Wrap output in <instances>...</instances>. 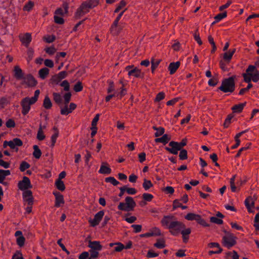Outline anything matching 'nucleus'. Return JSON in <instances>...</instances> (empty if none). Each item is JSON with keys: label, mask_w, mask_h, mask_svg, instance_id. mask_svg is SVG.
Returning a JSON list of instances; mask_svg holds the SVG:
<instances>
[{"label": "nucleus", "mask_w": 259, "mask_h": 259, "mask_svg": "<svg viewBox=\"0 0 259 259\" xmlns=\"http://www.w3.org/2000/svg\"><path fill=\"white\" fill-rule=\"evenodd\" d=\"M235 78L236 76L233 75L228 78L223 79L222 82V84L219 88V89L224 93H233L235 88Z\"/></svg>", "instance_id": "obj_1"}, {"label": "nucleus", "mask_w": 259, "mask_h": 259, "mask_svg": "<svg viewBox=\"0 0 259 259\" xmlns=\"http://www.w3.org/2000/svg\"><path fill=\"white\" fill-rule=\"evenodd\" d=\"M19 39L22 44L28 47L31 41V35L29 33H26L24 34H21L19 36Z\"/></svg>", "instance_id": "obj_16"}, {"label": "nucleus", "mask_w": 259, "mask_h": 259, "mask_svg": "<svg viewBox=\"0 0 259 259\" xmlns=\"http://www.w3.org/2000/svg\"><path fill=\"white\" fill-rule=\"evenodd\" d=\"M88 247H90L91 249L97 251H100L102 249V245L100 244V242L97 241H92L90 240Z\"/></svg>", "instance_id": "obj_20"}, {"label": "nucleus", "mask_w": 259, "mask_h": 259, "mask_svg": "<svg viewBox=\"0 0 259 259\" xmlns=\"http://www.w3.org/2000/svg\"><path fill=\"white\" fill-rule=\"evenodd\" d=\"M151 233H152V235L155 236H161V231L158 228L154 227L151 230Z\"/></svg>", "instance_id": "obj_61"}, {"label": "nucleus", "mask_w": 259, "mask_h": 259, "mask_svg": "<svg viewBox=\"0 0 259 259\" xmlns=\"http://www.w3.org/2000/svg\"><path fill=\"white\" fill-rule=\"evenodd\" d=\"M250 75L253 81L257 82L259 80V72L257 70H255V72L254 74L252 73V75Z\"/></svg>", "instance_id": "obj_63"}, {"label": "nucleus", "mask_w": 259, "mask_h": 259, "mask_svg": "<svg viewBox=\"0 0 259 259\" xmlns=\"http://www.w3.org/2000/svg\"><path fill=\"white\" fill-rule=\"evenodd\" d=\"M199 214H195L194 213H188L185 216V219L188 221L195 220L197 221L198 218H199Z\"/></svg>", "instance_id": "obj_34"}, {"label": "nucleus", "mask_w": 259, "mask_h": 259, "mask_svg": "<svg viewBox=\"0 0 259 259\" xmlns=\"http://www.w3.org/2000/svg\"><path fill=\"white\" fill-rule=\"evenodd\" d=\"M234 117V115L233 114H230L227 116V117L225 120V122L223 124V126L224 128H227L229 127L230 124L231 123V119Z\"/></svg>", "instance_id": "obj_38"}, {"label": "nucleus", "mask_w": 259, "mask_h": 259, "mask_svg": "<svg viewBox=\"0 0 259 259\" xmlns=\"http://www.w3.org/2000/svg\"><path fill=\"white\" fill-rule=\"evenodd\" d=\"M104 215V211L103 210H101L96 213L93 220H90L89 221L91 226L92 227H95L98 225L102 219Z\"/></svg>", "instance_id": "obj_11"}, {"label": "nucleus", "mask_w": 259, "mask_h": 259, "mask_svg": "<svg viewBox=\"0 0 259 259\" xmlns=\"http://www.w3.org/2000/svg\"><path fill=\"white\" fill-rule=\"evenodd\" d=\"M89 252L90 253V259H91V258L95 259V258H97L98 257L99 255V251L90 249Z\"/></svg>", "instance_id": "obj_52"}, {"label": "nucleus", "mask_w": 259, "mask_h": 259, "mask_svg": "<svg viewBox=\"0 0 259 259\" xmlns=\"http://www.w3.org/2000/svg\"><path fill=\"white\" fill-rule=\"evenodd\" d=\"M179 153V158L181 160H186L188 158L187 151L186 149H181Z\"/></svg>", "instance_id": "obj_41"}, {"label": "nucleus", "mask_w": 259, "mask_h": 259, "mask_svg": "<svg viewBox=\"0 0 259 259\" xmlns=\"http://www.w3.org/2000/svg\"><path fill=\"white\" fill-rule=\"evenodd\" d=\"M87 13H88L87 11H85L84 9L80 5L75 13L74 18L75 19H79Z\"/></svg>", "instance_id": "obj_24"}, {"label": "nucleus", "mask_w": 259, "mask_h": 259, "mask_svg": "<svg viewBox=\"0 0 259 259\" xmlns=\"http://www.w3.org/2000/svg\"><path fill=\"white\" fill-rule=\"evenodd\" d=\"M128 76H131L133 75L135 77L138 78H143L144 73H142L141 70L138 69L137 67L135 68L133 70H131L128 71Z\"/></svg>", "instance_id": "obj_22"}, {"label": "nucleus", "mask_w": 259, "mask_h": 259, "mask_svg": "<svg viewBox=\"0 0 259 259\" xmlns=\"http://www.w3.org/2000/svg\"><path fill=\"white\" fill-rule=\"evenodd\" d=\"M245 103L237 104L232 107V110L233 113H240L242 111Z\"/></svg>", "instance_id": "obj_27"}, {"label": "nucleus", "mask_w": 259, "mask_h": 259, "mask_svg": "<svg viewBox=\"0 0 259 259\" xmlns=\"http://www.w3.org/2000/svg\"><path fill=\"white\" fill-rule=\"evenodd\" d=\"M154 246L158 248H163L165 247V241L164 239H157V242L154 244Z\"/></svg>", "instance_id": "obj_36"}, {"label": "nucleus", "mask_w": 259, "mask_h": 259, "mask_svg": "<svg viewBox=\"0 0 259 259\" xmlns=\"http://www.w3.org/2000/svg\"><path fill=\"white\" fill-rule=\"evenodd\" d=\"M210 221L211 223H215L218 225H221L223 223V221L222 219L214 217H211L210 218Z\"/></svg>", "instance_id": "obj_53"}, {"label": "nucleus", "mask_w": 259, "mask_h": 259, "mask_svg": "<svg viewBox=\"0 0 259 259\" xmlns=\"http://www.w3.org/2000/svg\"><path fill=\"white\" fill-rule=\"evenodd\" d=\"M53 96L54 101L55 102L56 104L59 105L61 108L62 97L60 94L57 93H54L53 94Z\"/></svg>", "instance_id": "obj_29"}, {"label": "nucleus", "mask_w": 259, "mask_h": 259, "mask_svg": "<svg viewBox=\"0 0 259 259\" xmlns=\"http://www.w3.org/2000/svg\"><path fill=\"white\" fill-rule=\"evenodd\" d=\"M12 259H23V257L21 251H17L13 255Z\"/></svg>", "instance_id": "obj_64"}, {"label": "nucleus", "mask_w": 259, "mask_h": 259, "mask_svg": "<svg viewBox=\"0 0 259 259\" xmlns=\"http://www.w3.org/2000/svg\"><path fill=\"white\" fill-rule=\"evenodd\" d=\"M161 141L162 143H163L164 144H165L167 143L171 139V138L170 136H169L167 134H164L160 138Z\"/></svg>", "instance_id": "obj_56"}, {"label": "nucleus", "mask_w": 259, "mask_h": 259, "mask_svg": "<svg viewBox=\"0 0 259 259\" xmlns=\"http://www.w3.org/2000/svg\"><path fill=\"white\" fill-rule=\"evenodd\" d=\"M185 229V225L182 222L175 220L172 224H171L169 228L170 233L173 235L179 233L182 229Z\"/></svg>", "instance_id": "obj_4"}, {"label": "nucleus", "mask_w": 259, "mask_h": 259, "mask_svg": "<svg viewBox=\"0 0 259 259\" xmlns=\"http://www.w3.org/2000/svg\"><path fill=\"white\" fill-rule=\"evenodd\" d=\"M23 201L26 203L29 206H32L34 203V197L31 190L23 191L22 193Z\"/></svg>", "instance_id": "obj_8"}, {"label": "nucleus", "mask_w": 259, "mask_h": 259, "mask_svg": "<svg viewBox=\"0 0 259 259\" xmlns=\"http://www.w3.org/2000/svg\"><path fill=\"white\" fill-rule=\"evenodd\" d=\"M103 164H106V163H102L99 172L100 174H110L111 172V168L107 166L104 165Z\"/></svg>", "instance_id": "obj_30"}, {"label": "nucleus", "mask_w": 259, "mask_h": 259, "mask_svg": "<svg viewBox=\"0 0 259 259\" xmlns=\"http://www.w3.org/2000/svg\"><path fill=\"white\" fill-rule=\"evenodd\" d=\"M60 85L64 88L65 91H68L70 89V85L68 81L66 80H63L60 84Z\"/></svg>", "instance_id": "obj_62"}, {"label": "nucleus", "mask_w": 259, "mask_h": 259, "mask_svg": "<svg viewBox=\"0 0 259 259\" xmlns=\"http://www.w3.org/2000/svg\"><path fill=\"white\" fill-rule=\"evenodd\" d=\"M34 151L33 152V156L36 158L39 159L41 155V152L40 150L39 149L38 146L37 145L33 146Z\"/></svg>", "instance_id": "obj_33"}, {"label": "nucleus", "mask_w": 259, "mask_h": 259, "mask_svg": "<svg viewBox=\"0 0 259 259\" xmlns=\"http://www.w3.org/2000/svg\"><path fill=\"white\" fill-rule=\"evenodd\" d=\"M54 19L55 23L58 24L62 25L65 22L64 19L62 17H60L59 16L55 15L54 17Z\"/></svg>", "instance_id": "obj_46"}, {"label": "nucleus", "mask_w": 259, "mask_h": 259, "mask_svg": "<svg viewBox=\"0 0 259 259\" xmlns=\"http://www.w3.org/2000/svg\"><path fill=\"white\" fill-rule=\"evenodd\" d=\"M257 199L256 195L254 194L252 197L248 196L245 200V205L249 212H251V208L254 207L255 201Z\"/></svg>", "instance_id": "obj_12"}, {"label": "nucleus", "mask_w": 259, "mask_h": 259, "mask_svg": "<svg viewBox=\"0 0 259 259\" xmlns=\"http://www.w3.org/2000/svg\"><path fill=\"white\" fill-rule=\"evenodd\" d=\"M31 99L28 97H26L24 98L21 102V105L22 107V113L25 115L28 113L30 109V105L34 104L35 103H31Z\"/></svg>", "instance_id": "obj_7"}, {"label": "nucleus", "mask_w": 259, "mask_h": 259, "mask_svg": "<svg viewBox=\"0 0 259 259\" xmlns=\"http://www.w3.org/2000/svg\"><path fill=\"white\" fill-rule=\"evenodd\" d=\"M165 97V94L163 92L159 93L156 96L154 101L156 102H159L163 100Z\"/></svg>", "instance_id": "obj_59"}, {"label": "nucleus", "mask_w": 259, "mask_h": 259, "mask_svg": "<svg viewBox=\"0 0 259 259\" xmlns=\"http://www.w3.org/2000/svg\"><path fill=\"white\" fill-rule=\"evenodd\" d=\"M25 242V238L23 236H19L16 239V243L20 247H22L24 245Z\"/></svg>", "instance_id": "obj_40"}, {"label": "nucleus", "mask_w": 259, "mask_h": 259, "mask_svg": "<svg viewBox=\"0 0 259 259\" xmlns=\"http://www.w3.org/2000/svg\"><path fill=\"white\" fill-rule=\"evenodd\" d=\"M23 79L24 80V82L29 87H34L37 83V80L30 74H27Z\"/></svg>", "instance_id": "obj_14"}, {"label": "nucleus", "mask_w": 259, "mask_h": 259, "mask_svg": "<svg viewBox=\"0 0 259 259\" xmlns=\"http://www.w3.org/2000/svg\"><path fill=\"white\" fill-rule=\"evenodd\" d=\"M14 76L17 80H21L24 78V73L22 69L18 66L14 67Z\"/></svg>", "instance_id": "obj_21"}, {"label": "nucleus", "mask_w": 259, "mask_h": 259, "mask_svg": "<svg viewBox=\"0 0 259 259\" xmlns=\"http://www.w3.org/2000/svg\"><path fill=\"white\" fill-rule=\"evenodd\" d=\"M162 191L166 194L172 195L175 192V190L172 187L167 186L162 189Z\"/></svg>", "instance_id": "obj_47"}, {"label": "nucleus", "mask_w": 259, "mask_h": 259, "mask_svg": "<svg viewBox=\"0 0 259 259\" xmlns=\"http://www.w3.org/2000/svg\"><path fill=\"white\" fill-rule=\"evenodd\" d=\"M208 40L209 42L211 45L212 47V49L211 51V53H213L217 50V47H216L213 38L212 37V36L211 35H209L208 36Z\"/></svg>", "instance_id": "obj_42"}, {"label": "nucleus", "mask_w": 259, "mask_h": 259, "mask_svg": "<svg viewBox=\"0 0 259 259\" xmlns=\"http://www.w3.org/2000/svg\"><path fill=\"white\" fill-rule=\"evenodd\" d=\"M34 6V3L32 1L28 2L23 7V10L29 11Z\"/></svg>", "instance_id": "obj_50"}, {"label": "nucleus", "mask_w": 259, "mask_h": 259, "mask_svg": "<svg viewBox=\"0 0 259 259\" xmlns=\"http://www.w3.org/2000/svg\"><path fill=\"white\" fill-rule=\"evenodd\" d=\"M83 86L80 81H78L73 87V90L76 92H79L82 90Z\"/></svg>", "instance_id": "obj_49"}, {"label": "nucleus", "mask_w": 259, "mask_h": 259, "mask_svg": "<svg viewBox=\"0 0 259 259\" xmlns=\"http://www.w3.org/2000/svg\"><path fill=\"white\" fill-rule=\"evenodd\" d=\"M49 69L47 67H44L40 69L38 71V75L40 78L44 79L49 74Z\"/></svg>", "instance_id": "obj_26"}, {"label": "nucleus", "mask_w": 259, "mask_h": 259, "mask_svg": "<svg viewBox=\"0 0 259 259\" xmlns=\"http://www.w3.org/2000/svg\"><path fill=\"white\" fill-rule=\"evenodd\" d=\"M168 145L170 147H166L165 149L171 154L177 155L178 153V151L181 150L178 142L171 141L169 143Z\"/></svg>", "instance_id": "obj_10"}, {"label": "nucleus", "mask_w": 259, "mask_h": 259, "mask_svg": "<svg viewBox=\"0 0 259 259\" xmlns=\"http://www.w3.org/2000/svg\"><path fill=\"white\" fill-rule=\"evenodd\" d=\"M227 12L225 11L222 13H220V14H218L217 15H216L214 17V19L215 20V21H214L212 23V25L214 24L216 22H218L220 21V20H221L222 19L226 18L227 17Z\"/></svg>", "instance_id": "obj_32"}, {"label": "nucleus", "mask_w": 259, "mask_h": 259, "mask_svg": "<svg viewBox=\"0 0 259 259\" xmlns=\"http://www.w3.org/2000/svg\"><path fill=\"white\" fill-rule=\"evenodd\" d=\"M61 80L57 74H56L52 76L50 79V83L52 84H57Z\"/></svg>", "instance_id": "obj_45"}, {"label": "nucleus", "mask_w": 259, "mask_h": 259, "mask_svg": "<svg viewBox=\"0 0 259 259\" xmlns=\"http://www.w3.org/2000/svg\"><path fill=\"white\" fill-rule=\"evenodd\" d=\"M30 167V164L25 161H23L20 163L19 169L21 171H24Z\"/></svg>", "instance_id": "obj_39"}, {"label": "nucleus", "mask_w": 259, "mask_h": 259, "mask_svg": "<svg viewBox=\"0 0 259 259\" xmlns=\"http://www.w3.org/2000/svg\"><path fill=\"white\" fill-rule=\"evenodd\" d=\"M99 3V0H87L82 3L80 5L88 13L90 11V9L97 7Z\"/></svg>", "instance_id": "obj_9"}, {"label": "nucleus", "mask_w": 259, "mask_h": 259, "mask_svg": "<svg viewBox=\"0 0 259 259\" xmlns=\"http://www.w3.org/2000/svg\"><path fill=\"white\" fill-rule=\"evenodd\" d=\"M71 94L70 92L66 93L64 95V104L68 105L71 99Z\"/></svg>", "instance_id": "obj_60"}, {"label": "nucleus", "mask_w": 259, "mask_h": 259, "mask_svg": "<svg viewBox=\"0 0 259 259\" xmlns=\"http://www.w3.org/2000/svg\"><path fill=\"white\" fill-rule=\"evenodd\" d=\"M136 203L133 198L127 196L125 199V202H120L118 205V209L124 211H131L134 210Z\"/></svg>", "instance_id": "obj_2"}, {"label": "nucleus", "mask_w": 259, "mask_h": 259, "mask_svg": "<svg viewBox=\"0 0 259 259\" xmlns=\"http://www.w3.org/2000/svg\"><path fill=\"white\" fill-rule=\"evenodd\" d=\"M237 237L232 233H227V236H224L222 238V244L228 248H231L237 243Z\"/></svg>", "instance_id": "obj_3"}, {"label": "nucleus", "mask_w": 259, "mask_h": 259, "mask_svg": "<svg viewBox=\"0 0 259 259\" xmlns=\"http://www.w3.org/2000/svg\"><path fill=\"white\" fill-rule=\"evenodd\" d=\"M53 194L55 196V206L59 207L63 205L65 203L63 195L60 194V193L59 192H54Z\"/></svg>", "instance_id": "obj_15"}, {"label": "nucleus", "mask_w": 259, "mask_h": 259, "mask_svg": "<svg viewBox=\"0 0 259 259\" xmlns=\"http://www.w3.org/2000/svg\"><path fill=\"white\" fill-rule=\"evenodd\" d=\"M115 245H117L114 248V251L115 252H120L124 248V245L120 242H116Z\"/></svg>", "instance_id": "obj_51"}, {"label": "nucleus", "mask_w": 259, "mask_h": 259, "mask_svg": "<svg viewBox=\"0 0 259 259\" xmlns=\"http://www.w3.org/2000/svg\"><path fill=\"white\" fill-rule=\"evenodd\" d=\"M43 106L46 109H51L52 106V102L48 96H46L44 99Z\"/></svg>", "instance_id": "obj_28"}, {"label": "nucleus", "mask_w": 259, "mask_h": 259, "mask_svg": "<svg viewBox=\"0 0 259 259\" xmlns=\"http://www.w3.org/2000/svg\"><path fill=\"white\" fill-rule=\"evenodd\" d=\"M18 187L20 190L25 191L29 190V189L32 188V186L31 184L29 179L26 176H24L22 178V180L18 182Z\"/></svg>", "instance_id": "obj_5"}, {"label": "nucleus", "mask_w": 259, "mask_h": 259, "mask_svg": "<svg viewBox=\"0 0 259 259\" xmlns=\"http://www.w3.org/2000/svg\"><path fill=\"white\" fill-rule=\"evenodd\" d=\"M105 182L110 183L113 186H117L119 183L114 177H110L105 179Z\"/></svg>", "instance_id": "obj_44"}, {"label": "nucleus", "mask_w": 259, "mask_h": 259, "mask_svg": "<svg viewBox=\"0 0 259 259\" xmlns=\"http://www.w3.org/2000/svg\"><path fill=\"white\" fill-rule=\"evenodd\" d=\"M142 197L145 201L150 202L153 198V196L151 194L144 193L142 195Z\"/></svg>", "instance_id": "obj_58"}, {"label": "nucleus", "mask_w": 259, "mask_h": 259, "mask_svg": "<svg viewBox=\"0 0 259 259\" xmlns=\"http://www.w3.org/2000/svg\"><path fill=\"white\" fill-rule=\"evenodd\" d=\"M180 66V62L179 61L170 63L168 67V70L170 72V74H174L177 69L179 68Z\"/></svg>", "instance_id": "obj_23"}, {"label": "nucleus", "mask_w": 259, "mask_h": 259, "mask_svg": "<svg viewBox=\"0 0 259 259\" xmlns=\"http://www.w3.org/2000/svg\"><path fill=\"white\" fill-rule=\"evenodd\" d=\"M236 175L233 176L230 179V187L231 191L233 192H236L237 191V187L235 185V179Z\"/></svg>", "instance_id": "obj_43"}, {"label": "nucleus", "mask_w": 259, "mask_h": 259, "mask_svg": "<svg viewBox=\"0 0 259 259\" xmlns=\"http://www.w3.org/2000/svg\"><path fill=\"white\" fill-rule=\"evenodd\" d=\"M175 220V217L172 215H165L161 221L162 225L166 227L169 229L171 224L173 223Z\"/></svg>", "instance_id": "obj_13"}, {"label": "nucleus", "mask_w": 259, "mask_h": 259, "mask_svg": "<svg viewBox=\"0 0 259 259\" xmlns=\"http://www.w3.org/2000/svg\"><path fill=\"white\" fill-rule=\"evenodd\" d=\"M76 108V105L71 103L69 105V108H68V105H65L64 108H61V114L62 115H68Z\"/></svg>", "instance_id": "obj_19"}, {"label": "nucleus", "mask_w": 259, "mask_h": 259, "mask_svg": "<svg viewBox=\"0 0 259 259\" xmlns=\"http://www.w3.org/2000/svg\"><path fill=\"white\" fill-rule=\"evenodd\" d=\"M55 186L61 191H63L65 189V186L62 180H57L55 182Z\"/></svg>", "instance_id": "obj_31"}, {"label": "nucleus", "mask_w": 259, "mask_h": 259, "mask_svg": "<svg viewBox=\"0 0 259 259\" xmlns=\"http://www.w3.org/2000/svg\"><path fill=\"white\" fill-rule=\"evenodd\" d=\"M119 21L115 19L110 28V32L114 35H118L121 30V28L118 25Z\"/></svg>", "instance_id": "obj_17"}, {"label": "nucleus", "mask_w": 259, "mask_h": 259, "mask_svg": "<svg viewBox=\"0 0 259 259\" xmlns=\"http://www.w3.org/2000/svg\"><path fill=\"white\" fill-rule=\"evenodd\" d=\"M153 186V184L150 180H147L146 179H144V182L143 183V187L145 190H148L150 188Z\"/></svg>", "instance_id": "obj_37"}, {"label": "nucleus", "mask_w": 259, "mask_h": 259, "mask_svg": "<svg viewBox=\"0 0 259 259\" xmlns=\"http://www.w3.org/2000/svg\"><path fill=\"white\" fill-rule=\"evenodd\" d=\"M197 222L200 224V225L203 226V227H209V225L208 224H207L205 221L203 219L201 215H199V218L197 219Z\"/></svg>", "instance_id": "obj_54"}, {"label": "nucleus", "mask_w": 259, "mask_h": 259, "mask_svg": "<svg viewBox=\"0 0 259 259\" xmlns=\"http://www.w3.org/2000/svg\"><path fill=\"white\" fill-rule=\"evenodd\" d=\"M44 40L46 41L48 43H51L53 42L56 38V37L54 35H47L46 36L44 37Z\"/></svg>", "instance_id": "obj_55"}, {"label": "nucleus", "mask_w": 259, "mask_h": 259, "mask_svg": "<svg viewBox=\"0 0 259 259\" xmlns=\"http://www.w3.org/2000/svg\"><path fill=\"white\" fill-rule=\"evenodd\" d=\"M45 50L47 54L51 55L54 54L57 51V50L54 46L47 48L45 49Z\"/></svg>", "instance_id": "obj_57"}, {"label": "nucleus", "mask_w": 259, "mask_h": 259, "mask_svg": "<svg viewBox=\"0 0 259 259\" xmlns=\"http://www.w3.org/2000/svg\"><path fill=\"white\" fill-rule=\"evenodd\" d=\"M23 145L22 140L19 138H16L13 139L12 141H5L3 144V147L6 148L7 146H9L11 149H15L16 146L20 147Z\"/></svg>", "instance_id": "obj_6"}, {"label": "nucleus", "mask_w": 259, "mask_h": 259, "mask_svg": "<svg viewBox=\"0 0 259 259\" xmlns=\"http://www.w3.org/2000/svg\"><path fill=\"white\" fill-rule=\"evenodd\" d=\"M235 51L236 49H234L232 51L229 50L228 52L225 53L223 54V59L228 63H230Z\"/></svg>", "instance_id": "obj_25"}, {"label": "nucleus", "mask_w": 259, "mask_h": 259, "mask_svg": "<svg viewBox=\"0 0 259 259\" xmlns=\"http://www.w3.org/2000/svg\"><path fill=\"white\" fill-rule=\"evenodd\" d=\"M126 5V3L124 0L120 1L116 8L114 10V13H118L121 9L124 7Z\"/></svg>", "instance_id": "obj_48"}, {"label": "nucleus", "mask_w": 259, "mask_h": 259, "mask_svg": "<svg viewBox=\"0 0 259 259\" xmlns=\"http://www.w3.org/2000/svg\"><path fill=\"white\" fill-rule=\"evenodd\" d=\"M37 139L39 141H42L45 139V136L44 134L42 127L41 124L39 125L38 131L37 132Z\"/></svg>", "instance_id": "obj_35"}, {"label": "nucleus", "mask_w": 259, "mask_h": 259, "mask_svg": "<svg viewBox=\"0 0 259 259\" xmlns=\"http://www.w3.org/2000/svg\"><path fill=\"white\" fill-rule=\"evenodd\" d=\"M62 6L64 9V11H63L61 8H59L55 11V15L63 16L65 14H68L69 9L68 4L67 2H64L63 3Z\"/></svg>", "instance_id": "obj_18"}]
</instances>
